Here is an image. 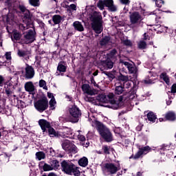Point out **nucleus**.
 I'll use <instances>...</instances> for the list:
<instances>
[{"label":"nucleus","instance_id":"nucleus-10","mask_svg":"<svg viewBox=\"0 0 176 176\" xmlns=\"http://www.w3.org/2000/svg\"><path fill=\"white\" fill-rule=\"evenodd\" d=\"M23 38H25V39L28 41L29 43H32V42H34L36 38V32L35 31V27H33V29L28 30Z\"/></svg>","mask_w":176,"mask_h":176},{"label":"nucleus","instance_id":"nucleus-1","mask_svg":"<svg viewBox=\"0 0 176 176\" xmlns=\"http://www.w3.org/2000/svg\"><path fill=\"white\" fill-rule=\"evenodd\" d=\"M89 19L91 23V28L94 31L95 34H100L104 31V27L102 24L104 21L102 20V15L101 12L94 11L89 14Z\"/></svg>","mask_w":176,"mask_h":176},{"label":"nucleus","instance_id":"nucleus-20","mask_svg":"<svg viewBox=\"0 0 176 176\" xmlns=\"http://www.w3.org/2000/svg\"><path fill=\"white\" fill-rule=\"evenodd\" d=\"M165 120L168 122H175L176 120V114L173 111H168L164 115Z\"/></svg>","mask_w":176,"mask_h":176},{"label":"nucleus","instance_id":"nucleus-17","mask_svg":"<svg viewBox=\"0 0 176 176\" xmlns=\"http://www.w3.org/2000/svg\"><path fill=\"white\" fill-rule=\"evenodd\" d=\"M6 23L9 25H14V24L17 23V17L14 16V14L8 12L6 15Z\"/></svg>","mask_w":176,"mask_h":176},{"label":"nucleus","instance_id":"nucleus-63","mask_svg":"<svg viewBox=\"0 0 176 176\" xmlns=\"http://www.w3.org/2000/svg\"><path fill=\"white\" fill-rule=\"evenodd\" d=\"M65 98L67 101H72V97L69 96V95H66Z\"/></svg>","mask_w":176,"mask_h":176},{"label":"nucleus","instance_id":"nucleus-25","mask_svg":"<svg viewBox=\"0 0 176 176\" xmlns=\"http://www.w3.org/2000/svg\"><path fill=\"white\" fill-rule=\"evenodd\" d=\"M25 90L29 93H34L35 91V85L31 81L27 82L25 84Z\"/></svg>","mask_w":176,"mask_h":176},{"label":"nucleus","instance_id":"nucleus-42","mask_svg":"<svg viewBox=\"0 0 176 176\" xmlns=\"http://www.w3.org/2000/svg\"><path fill=\"white\" fill-rule=\"evenodd\" d=\"M56 104H57V102H56V98H53L49 102L50 108L52 110L56 109V107H54V105H56Z\"/></svg>","mask_w":176,"mask_h":176},{"label":"nucleus","instance_id":"nucleus-49","mask_svg":"<svg viewBox=\"0 0 176 176\" xmlns=\"http://www.w3.org/2000/svg\"><path fill=\"white\" fill-rule=\"evenodd\" d=\"M67 10H76V5L75 4H71L69 6H67Z\"/></svg>","mask_w":176,"mask_h":176},{"label":"nucleus","instance_id":"nucleus-11","mask_svg":"<svg viewBox=\"0 0 176 176\" xmlns=\"http://www.w3.org/2000/svg\"><path fill=\"white\" fill-rule=\"evenodd\" d=\"M62 138H70L71 140L75 139V133L72 131L71 128L63 126L62 132L60 133Z\"/></svg>","mask_w":176,"mask_h":176},{"label":"nucleus","instance_id":"nucleus-31","mask_svg":"<svg viewBox=\"0 0 176 176\" xmlns=\"http://www.w3.org/2000/svg\"><path fill=\"white\" fill-rule=\"evenodd\" d=\"M21 34L17 30H14L12 32V36L11 37L12 41H20L21 39Z\"/></svg>","mask_w":176,"mask_h":176},{"label":"nucleus","instance_id":"nucleus-16","mask_svg":"<svg viewBox=\"0 0 176 176\" xmlns=\"http://www.w3.org/2000/svg\"><path fill=\"white\" fill-rule=\"evenodd\" d=\"M131 24H138L139 21H141V14L139 12L135 11L129 16Z\"/></svg>","mask_w":176,"mask_h":176},{"label":"nucleus","instance_id":"nucleus-18","mask_svg":"<svg viewBox=\"0 0 176 176\" xmlns=\"http://www.w3.org/2000/svg\"><path fill=\"white\" fill-rule=\"evenodd\" d=\"M122 64L127 68L129 74H137L138 72V68L135 64H131L129 62H122Z\"/></svg>","mask_w":176,"mask_h":176},{"label":"nucleus","instance_id":"nucleus-38","mask_svg":"<svg viewBox=\"0 0 176 176\" xmlns=\"http://www.w3.org/2000/svg\"><path fill=\"white\" fill-rule=\"evenodd\" d=\"M116 54H118V50L114 48L111 50L109 53L107 54V58L112 60V58H113Z\"/></svg>","mask_w":176,"mask_h":176},{"label":"nucleus","instance_id":"nucleus-24","mask_svg":"<svg viewBox=\"0 0 176 176\" xmlns=\"http://www.w3.org/2000/svg\"><path fill=\"white\" fill-rule=\"evenodd\" d=\"M136 96H137V91L133 89L129 92L125 93V96L124 99L127 100V98H129V100H134Z\"/></svg>","mask_w":176,"mask_h":176},{"label":"nucleus","instance_id":"nucleus-15","mask_svg":"<svg viewBox=\"0 0 176 176\" xmlns=\"http://www.w3.org/2000/svg\"><path fill=\"white\" fill-rule=\"evenodd\" d=\"M38 125L40 126L43 133H47V130L52 126L50 122L45 119L39 120Z\"/></svg>","mask_w":176,"mask_h":176},{"label":"nucleus","instance_id":"nucleus-57","mask_svg":"<svg viewBox=\"0 0 176 176\" xmlns=\"http://www.w3.org/2000/svg\"><path fill=\"white\" fill-rule=\"evenodd\" d=\"M3 82H5V78H3V76L0 75V87L3 86Z\"/></svg>","mask_w":176,"mask_h":176},{"label":"nucleus","instance_id":"nucleus-58","mask_svg":"<svg viewBox=\"0 0 176 176\" xmlns=\"http://www.w3.org/2000/svg\"><path fill=\"white\" fill-rule=\"evenodd\" d=\"M123 86H124V87H126V89H129V87H130V86H131V84L130 82H129L128 81L124 82Z\"/></svg>","mask_w":176,"mask_h":176},{"label":"nucleus","instance_id":"nucleus-3","mask_svg":"<svg viewBox=\"0 0 176 176\" xmlns=\"http://www.w3.org/2000/svg\"><path fill=\"white\" fill-rule=\"evenodd\" d=\"M60 170L63 171V173L67 174V175H80V171L78 170L76 165L72 162H69L65 160L60 162Z\"/></svg>","mask_w":176,"mask_h":176},{"label":"nucleus","instance_id":"nucleus-47","mask_svg":"<svg viewBox=\"0 0 176 176\" xmlns=\"http://www.w3.org/2000/svg\"><path fill=\"white\" fill-rule=\"evenodd\" d=\"M17 54L19 57H25V56H27V52L22 50H18Z\"/></svg>","mask_w":176,"mask_h":176},{"label":"nucleus","instance_id":"nucleus-64","mask_svg":"<svg viewBox=\"0 0 176 176\" xmlns=\"http://www.w3.org/2000/svg\"><path fill=\"white\" fill-rule=\"evenodd\" d=\"M6 3H7L8 6H12V1L10 0H6Z\"/></svg>","mask_w":176,"mask_h":176},{"label":"nucleus","instance_id":"nucleus-41","mask_svg":"<svg viewBox=\"0 0 176 176\" xmlns=\"http://www.w3.org/2000/svg\"><path fill=\"white\" fill-rule=\"evenodd\" d=\"M10 87H12V85H10V84L8 85L7 87H5V93L8 96V97H10V95L13 94V91H12Z\"/></svg>","mask_w":176,"mask_h":176},{"label":"nucleus","instance_id":"nucleus-29","mask_svg":"<svg viewBox=\"0 0 176 176\" xmlns=\"http://www.w3.org/2000/svg\"><path fill=\"white\" fill-rule=\"evenodd\" d=\"M44 165L42 166V168L43 170V171H53V168L52 167V165H50L47 163H45V162H40L38 167L39 168H41V164H43Z\"/></svg>","mask_w":176,"mask_h":176},{"label":"nucleus","instance_id":"nucleus-48","mask_svg":"<svg viewBox=\"0 0 176 176\" xmlns=\"http://www.w3.org/2000/svg\"><path fill=\"white\" fill-rule=\"evenodd\" d=\"M19 10L21 12V13H25V12H27V10H28V9H27V8H25L24 6V5H21V4H19Z\"/></svg>","mask_w":176,"mask_h":176},{"label":"nucleus","instance_id":"nucleus-59","mask_svg":"<svg viewBox=\"0 0 176 176\" xmlns=\"http://www.w3.org/2000/svg\"><path fill=\"white\" fill-rule=\"evenodd\" d=\"M50 153L51 156H54V155H56V151H54V149H53V148H50Z\"/></svg>","mask_w":176,"mask_h":176},{"label":"nucleus","instance_id":"nucleus-26","mask_svg":"<svg viewBox=\"0 0 176 176\" xmlns=\"http://www.w3.org/2000/svg\"><path fill=\"white\" fill-rule=\"evenodd\" d=\"M147 118L148 120H149V122H151L152 123H155V122L157 123V122H159V119H157V116H156V114H155V113H153V111H150L147 113Z\"/></svg>","mask_w":176,"mask_h":176},{"label":"nucleus","instance_id":"nucleus-8","mask_svg":"<svg viewBox=\"0 0 176 176\" xmlns=\"http://www.w3.org/2000/svg\"><path fill=\"white\" fill-rule=\"evenodd\" d=\"M62 147L64 151H66L69 153H78V148L76 146L68 140L64 141V142L62 144Z\"/></svg>","mask_w":176,"mask_h":176},{"label":"nucleus","instance_id":"nucleus-5","mask_svg":"<svg viewBox=\"0 0 176 176\" xmlns=\"http://www.w3.org/2000/svg\"><path fill=\"white\" fill-rule=\"evenodd\" d=\"M69 112L71 116L70 122H72V123H78L79 122V118L82 116V111H80V109L74 104L69 109Z\"/></svg>","mask_w":176,"mask_h":176},{"label":"nucleus","instance_id":"nucleus-40","mask_svg":"<svg viewBox=\"0 0 176 176\" xmlns=\"http://www.w3.org/2000/svg\"><path fill=\"white\" fill-rule=\"evenodd\" d=\"M102 149L103 151V153L104 155H109L111 153V146L108 145H103L102 146Z\"/></svg>","mask_w":176,"mask_h":176},{"label":"nucleus","instance_id":"nucleus-21","mask_svg":"<svg viewBox=\"0 0 176 176\" xmlns=\"http://www.w3.org/2000/svg\"><path fill=\"white\" fill-rule=\"evenodd\" d=\"M47 133H48V135L52 138H60V137H61L60 132L56 131L53 126L50 127V129H47Z\"/></svg>","mask_w":176,"mask_h":176},{"label":"nucleus","instance_id":"nucleus-32","mask_svg":"<svg viewBox=\"0 0 176 176\" xmlns=\"http://www.w3.org/2000/svg\"><path fill=\"white\" fill-rule=\"evenodd\" d=\"M65 64V62L64 60L60 61L57 67V71L61 74V72H67V66L63 65Z\"/></svg>","mask_w":176,"mask_h":176},{"label":"nucleus","instance_id":"nucleus-2","mask_svg":"<svg viewBox=\"0 0 176 176\" xmlns=\"http://www.w3.org/2000/svg\"><path fill=\"white\" fill-rule=\"evenodd\" d=\"M96 129L105 142H112L113 141V135H112L111 129L104 125L102 122L100 121L96 122Z\"/></svg>","mask_w":176,"mask_h":176},{"label":"nucleus","instance_id":"nucleus-9","mask_svg":"<svg viewBox=\"0 0 176 176\" xmlns=\"http://www.w3.org/2000/svg\"><path fill=\"white\" fill-rule=\"evenodd\" d=\"M115 97V94L113 93H109L107 95V98L109 100V102L111 105H107L108 108H111V109H119L121 108L122 103L119 102V100L116 101L113 98Z\"/></svg>","mask_w":176,"mask_h":176},{"label":"nucleus","instance_id":"nucleus-51","mask_svg":"<svg viewBox=\"0 0 176 176\" xmlns=\"http://www.w3.org/2000/svg\"><path fill=\"white\" fill-rule=\"evenodd\" d=\"M5 57L8 61H10V60H12V52H6L5 54Z\"/></svg>","mask_w":176,"mask_h":176},{"label":"nucleus","instance_id":"nucleus-45","mask_svg":"<svg viewBox=\"0 0 176 176\" xmlns=\"http://www.w3.org/2000/svg\"><path fill=\"white\" fill-rule=\"evenodd\" d=\"M119 80H122V82H129V76H123V74H120V76H118Z\"/></svg>","mask_w":176,"mask_h":176},{"label":"nucleus","instance_id":"nucleus-23","mask_svg":"<svg viewBox=\"0 0 176 176\" xmlns=\"http://www.w3.org/2000/svg\"><path fill=\"white\" fill-rule=\"evenodd\" d=\"M82 91L89 96H94V91L90 89V85L83 84L81 87Z\"/></svg>","mask_w":176,"mask_h":176},{"label":"nucleus","instance_id":"nucleus-35","mask_svg":"<svg viewBox=\"0 0 176 176\" xmlns=\"http://www.w3.org/2000/svg\"><path fill=\"white\" fill-rule=\"evenodd\" d=\"M78 164L80 167H86L89 164V160L86 157H83L78 160Z\"/></svg>","mask_w":176,"mask_h":176},{"label":"nucleus","instance_id":"nucleus-28","mask_svg":"<svg viewBox=\"0 0 176 176\" xmlns=\"http://www.w3.org/2000/svg\"><path fill=\"white\" fill-rule=\"evenodd\" d=\"M50 164L51 165L52 170H59L60 168V162L54 158L51 160Z\"/></svg>","mask_w":176,"mask_h":176},{"label":"nucleus","instance_id":"nucleus-14","mask_svg":"<svg viewBox=\"0 0 176 176\" xmlns=\"http://www.w3.org/2000/svg\"><path fill=\"white\" fill-rule=\"evenodd\" d=\"M22 16L23 23H25L26 25H32V14L30 10H27L25 12H23Z\"/></svg>","mask_w":176,"mask_h":176},{"label":"nucleus","instance_id":"nucleus-44","mask_svg":"<svg viewBox=\"0 0 176 176\" xmlns=\"http://www.w3.org/2000/svg\"><path fill=\"white\" fill-rule=\"evenodd\" d=\"M97 6L100 10H104V6H105L104 0H99Z\"/></svg>","mask_w":176,"mask_h":176},{"label":"nucleus","instance_id":"nucleus-54","mask_svg":"<svg viewBox=\"0 0 176 176\" xmlns=\"http://www.w3.org/2000/svg\"><path fill=\"white\" fill-rule=\"evenodd\" d=\"M78 138L81 142L86 141V138H85V135H78Z\"/></svg>","mask_w":176,"mask_h":176},{"label":"nucleus","instance_id":"nucleus-62","mask_svg":"<svg viewBox=\"0 0 176 176\" xmlns=\"http://www.w3.org/2000/svg\"><path fill=\"white\" fill-rule=\"evenodd\" d=\"M142 126H144V125H138V126L136 127L137 131H141V130H142Z\"/></svg>","mask_w":176,"mask_h":176},{"label":"nucleus","instance_id":"nucleus-37","mask_svg":"<svg viewBox=\"0 0 176 176\" xmlns=\"http://www.w3.org/2000/svg\"><path fill=\"white\" fill-rule=\"evenodd\" d=\"M138 47L140 50H145L148 47V44L144 40H141L138 43Z\"/></svg>","mask_w":176,"mask_h":176},{"label":"nucleus","instance_id":"nucleus-34","mask_svg":"<svg viewBox=\"0 0 176 176\" xmlns=\"http://www.w3.org/2000/svg\"><path fill=\"white\" fill-rule=\"evenodd\" d=\"M160 79H162L166 85H170V77L167 75V73L163 72L160 75Z\"/></svg>","mask_w":176,"mask_h":176},{"label":"nucleus","instance_id":"nucleus-55","mask_svg":"<svg viewBox=\"0 0 176 176\" xmlns=\"http://www.w3.org/2000/svg\"><path fill=\"white\" fill-rule=\"evenodd\" d=\"M120 2L122 5H130V0H120Z\"/></svg>","mask_w":176,"mask_h":176},{"label":"nucleus","instance_id":"nucleus-61","mask_svg":"<svg viewBox=\"0 0 176 176\" xmlns=\"http://www.w3.org/2000/svg\"><path fill=\"white\" fill-rule=\"evenodd\" d=\"M167 145H166V144H162V146H161V148H160V150L161 151H167Z\"/></svg>","mask_w":176,"mask_h":176},{"label":"nucleus","instance_id":"nucleus-39","mask_svg":"<svg viewBox=\"0 0 176 176\" xmlns=\"http://www.w3.org/2000/svg\"><path fill=\"white\" fill-rule=\"evenodd\" d=\"M36 157L38 160L41 161L43 159H46V154L43 151H38L36 153Z\"/></svg>","mask_w":176,"mask_h":176},{"label":"nucleus","instance_id":"nucleus-56","mask_svg":"<svg viewBox=\"0 0 176 176\" xmlns=\"http://www.w3.org/2000/svg\"><path fill=\"white\" fill-rule=\"evenodd\" d=\"M91 83L95 86V87H98V85H97V82H96V80H94V77L91 76L90 78Z\"/></svg>","mask_w":176,"mask_h":176},{"label":"nucleus","instance_id":"nucleus-53","mask_svg":"<svg viewBox=\"0 0 176 176\" xmlns=\"http://www.w3.org/2000/svg\"><path fill=\"white\" fill-rule=\"evenodd\" d=\"M44 86H46V81L45 80H40L39 87H43Z\"/></svg>","mask_w":176,"mask_h":176},{"label":"nucleus","instance_id":"nucleus-30","mask_svg":"<svg viewBox=\"0 0 176 176\" xmlns=\"http://www.w3.org/2000/svg\"><path fill=\"white\" fill-rule=\"evenodd\" d=\"M115 72H116V71H114V72L103 71L102 74H104V75H106V76H107V78H109V80L112 82V80H113L115 78H116V76H115Z\"/></svg>","mask_w":176,"mask_h":176},{"label":"nucleus","instance_id":"nucleus-13","mask_svg":"<svg viewBox=\"0 0 176 176\" xmlns=\"http://www.w3.org/2000/svg\"><path fill=\"white\" fill-rule=\"evenodd\" d=\"M35 76V69L32 65L26 64V67L25 68V79H32Z\"/></svg>","mask_w":176,"mask_h":176},{"label":"nucleus","instance_id":"nucleus-52","mask_svg":"<svg viewBox=\"0 0 176 176\" xmlns=\"http://www.w3.org/2000/svg\"><path fill=\"white\" fill-rule=\"evenodd\" d=\"M123 44L124 46H133V43H131V41L126 39L123 41Z\"/></svg>","mask_w":176,"mask_h":176},{"label":"nucleus","instance_id":"nucleus-43","mask_svg":"<svg viewBox=\"0 0 176 176\" xmlns=\"http://www.w3.org/2000/svg\"><path fill=\"white\" fill-rule=\"evenodd\" d=\"M29 3L31 5V6H34V8H36L41 5L39 0H29Z\"/></svg>","mask_w":176,"mask_h":176},{"label":"nucleus","instance_id":"nucleus-22","mask_svg":"<svg viewBox=\"0 0 176 176\" xmlns=\"http://www.w3.org/2000/svg\"><path fill=\"white\" fill-rule=\"evenodd\" d=\"M104 6L109 8L110 12H116L118 8L116 6L113 5V0H104Z\"/></svg>","mask_w":176,"mask_h":176},{"label":"nucleus","instance_id":"nucleus-19","mask_svg":"<svg viewBox=\"0 0 176 176\" xmlns=\"http://www.w3.org/2000/svg\"><path fill=\"white\" fill-rule=\"evenodd\" d=\"M101 64L104 69H112L113 68V62L109 58L101 61Z\"/></svg>","mask_w":176,"mask_h":176},{"label":"nucleus","instance_id":"nucleus-60","mask_svg":"<svg viewBox=\"0 0 176 176\" xmlns=\"http://www.w3.org/2000/svg\"><path fill=\"white\" fill-rule=\"evenodd\" d=\"M47 97L52 100L53 98H54V95H53V94L51 92H47Z\"/></svg>","mask_w":176,"mask_h":176},{"label":"nucleus","instance_id":"nucleus-33","mask_svg":"<svg viewBox=\"0 0 176 176\" xmlns=\"http://www.w3.org/2000/svg\"><path fill=\"white\" fill-rule=\"evenodd\" d=\"M52 21L54 23V25H57V24H60V23L63 21V16L59 14H55L52 16Z\"/></svg>","mask_w":176,"mask_h":176},{"label":"nucleus","instance_id":"nucleus-4","mask_svg":"<svg viewBox=\"0 0 176 176\" xmlns=\"http://www.w3.org/2000/svg\"><path fill=\"white\" fill-rule=\"evenodd\" d=\"M34 108L41 113L46 111L49 108V100L47 98L43 96L41 99H38L34 102Z\"/></svg>","mask_w":176,"mask_h":176},{"label":"nucleus","instance_id":"nucleus-7","mask_svg":"<svg viewBox=\"0 0 176 176\" xmlns=\"http://www.w3.org/2000/svg\"><path fill=\"white\" fill-rule=\"evenodd\" d=\"M151 147L149 146H146L143 147H138V152L135 154H133L129 157V159H133V160H138V159H142L143 155H146L151 151Z\"/></svg>","mask_w":176,"mask_h":176},{"label":"nucleus","instance_id":"nucleus-12","mask_svg":"<svg viewBox=\"0 0 176 176\" xmlns=\"http://www.w3.org/2000/svg\"><path fill=\"white\" fill-rule=\"evenodd\" d=\"M115 94L117 96H120V94H122V96H120L118 98L119 102H122L123 100H124V97L126 96V91H124V85H118L115 87Z\"/></svg>","mask_w":176,"mask_h":176},{"label":"nucleus","instance_id":"nucleus-50","mask_svg":"<svg viewBox=\"0 0 176 176\" xmlns=\"http://www.w3.org/2000/svg\"><path fill=\"white\" fill-rule=\"evenodd\" d=\"M168 93H171L172 94H175L176 93V83L173 84L171 86L170 91H169Z\"/></svg>","mask_w":176,"mask_h":176},{"label":"nucleus","instance_id":"nucleus-46","mask_svg":"<svg viewBox=\"0 0 176 176\" xmlns=\"http://www.w3.org/2000/svg\"><path fill=\"white\" fill-rule=\"evenodd\" d=\"M153 2H155L157 8H162L164 5V1L163 0H152Z\"/></svg>","mask_w":176,"mask_h":176},{"label":"nucleus","instance_id":"nucleus-6","mask_svg":"<svg viewBox=\"0 0 176 176\" xmlns=\"http://www.w3.org/2000/svg\"><path fill=\"white\" fill-rule=\"evenodd\" d=\"M120 170V164L115 165L113 163L107 162L103 164V171L111 175L116 174Z\"/></svg>","mask_w":176,"mask_h":176},{"label":"nucleus","instance_id":"nucleus-27","mask_svg":"<svg viewBox=\"0 0 176 176\" xmlns=\"http://www.w3.org/2000/svg\"><path fill=\"white\" fill-rule=\"evenodd\" d=\"M73 27L74 28V30L78 31V32H83V31H85V28L80 21H74L73 23Z\"/></svg>","mask_w":176,"mask_h":176},{"label":"nucleus","instance_id":"nucleus-36","mask_svg":"<svg viewBox=\"0 0 176 176\" xmlns=\"http://www.w3.org/2000/svg\"><path fill=\"white\" fill-rule=\"evenodd\" d=\"M109 41H111V36H105L100 41V46H106V45H108V43H109Z\"/></svg>","mask_w":176,"mask_h":176}]
</instances>
